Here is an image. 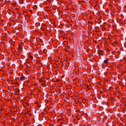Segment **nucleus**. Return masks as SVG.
<instances>
[{"mask_svg":"<svg viewBox=\"0 0 126 126\" xmlns=\"http://www.w3.org/2000/svg\"><path fill=\"white\" fill-rule=\"evenodd\" d=\"M31 57L32 58V56H31Z\"/></svg>","mask_w":126,"mask_h":126,"instance_id":"39448f33","label":"nucleus"},{"mask_svg":"<svg viewBox=\"0 0 126 126\" xmlns=\"http://www.w3.org/2000/svg\"><path fill=\"white\" fill-rule=\"evenodd\" d=\"M109 60V59H107V58L104 61L103 63L107 64V63L108 62Z\"/></svg>","mask_w":126,"mask_h":126,"instance_id":"f03ea898","label":"nucleus"},{"mask_svg":"<svg viewBox=\"0 0 126 126\" xmlns=\"http://www.w3.org/2000/svg\"><path fill=\"white\" fill-rule=\"evenodd\" d=\"M115 1H117L118 0H114Z\"/></svg>","mask_w":126,"mask_h":126,"instance_id":"20e7f679","label":"nucleus"},{"mask_svg":"<svg viewBox=\"0 0 126 126\" xmlns=\"http://www.w3.org/2000/svg\"><path fill=\"white\" fill-rule=\"evenodd\" d=\"M16 91L17 92H20V90L19 89L17 88V89Z\"/></svg>","mask_w":126,"mask_h":126,"instance_id":"7ed1b4c3","label":"nucleus"},{"mask_svg":"<svg viewBox=\"0 0 126 126\" xmlns=\"http://www.w3.org/2000/svg\"><path fill=\"white\" fill-rule=\"evenodd\" d=\"M19 78L20 80L21 81H23L25 80V77L23 75L20 76Z\"/></svg>","mask_w":126,"mask_h":126,"instance_id":"f257e3e1","label":"nucleus"}]
</instances>
